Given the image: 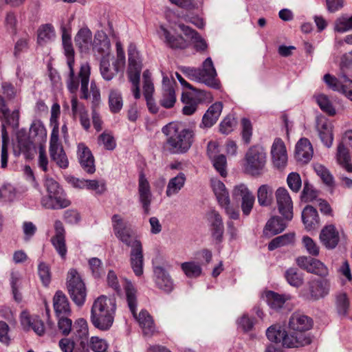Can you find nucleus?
<instances>
[{
  "instance_id": "nucleus-1",
  "label": "nucleus",
  "mask_w": 352,
  "mask_h": 352,
  "mask_svg": "<svg viewBox=\"0 0 352 352\" xmlns=\"http://www.w3.org/2000/svg\"><path fill=\"white\" fill-rule=\"evenodd\" d=\"M62 42L65 54L67 57V65L69 69L67 87L72 94H76L80 82V98L88 99L89 96L88 85L90 76V67L88 63L82 64L78 76H75L74 71V50L72 43L71 35L65 27L62 29Z\"/></svg>"
},
{
  "instance_id": "nucleus-2",
  "label": "nucleus",
  "mask_w": 352,
  "mask_h": 352,
  "mask_svg": "<svg viewBox=\"0 0 352 352\" xmlns=\"http://www.w3.org/2000/svg\"><path fill=\"white\" fill-rule=\"evenodd\" d=\"M114 297L101 295L96 298L91 308L92 324L101 331H108L112 327L116 311Z\"/></svg>"
},
{
  "instance_id": "nucleus-3",
  "label": "nucleus",
  "mask_w": 352,
  "mask_h": 352,
  "mask_svg": "<svg viewBox=\"0 0 352 352\" xmlns=\"http://www.w3.org/2000/svg\"><path fill=\"white\" fill-rule=\"evenodd\" d=\"M124 289L126 293V302L133 317L138 320L143 333L146 336H152L155 332L153 320L148 311L142 310L139 315L136 314L137 309V291L131 281L124 280Z\"/></svg>"
},
{
  "instance_id": "nucleus-4",
  "label": "nucleus",
  "mask_w": 352,
  "mask_h": 352,
  "mask_svg": "<svg viewBox=\"0 0 352 352\" xmlns=\"http://www.w3.org/2000/svg\"><path fill=\"white\" fill-rule=\"evenodd\" d=\"M167 143L172 153H185L190 148L195 135L192 130L181 124H170L167 126Z\"/></svg>"
},
{
  "instance_id": "nucleus-5",
  "label": "nucleus",
  "mask_w": 352,
  "mask_h": 352,
  "mask_svg": "<svg viewBox=\"0 0 352 352\" xmlns=\"http://www.w3.org/2000/svg\"><path fill=\"white\" fill-rule=\"evenodd\" d=\"M181 71L190 80L204 83L217 89L220 87V82L216 78L217 72L210 57L204 61L202 69L184 67L181 69Z\"/></svg>"
},
{
  "instance_id": "nucleus-6",
  "label": "nucleus",
  "mask_w": 352,
  "mask_h": 352,
  "mask_svg": "<svg viewBox=\"0 0 352 352\" xmlns=\"http://www.w3.org/2000/svg\"><path fill=\"white\" fill-rule=\"evenodd\" d=\"M267 162L265 148L259 145L252 146L244 156V171L252 176H260L265 170Z\"/></svg>"
},
{
  "instance_id": "nucleus-7",
  "label": "nucleus",
  "mask_w": 352,
  "mask_h": 352,
  "mask_svg": "<svg viewBox=\"0 0 352 352\" xmlns=\"http://www.w3.org/2000/svg\"><path fill=\"white\" fill-rule=\"evenodd\" d=\"M129 66L127 74L129 81L132 83V92L135 99L140 98V78L142 71V63L139 52L135 45H130L128 50Z\"/></svg>"
},
{
  "instance_id": "nucleus-8",
  "label": "nucleus",
  "mask_w": 352,
  "mask_h": 352,
  "mask_svg": "<svg viewBox=\"0 0 352 352\" xmlns=\"http://www.w3.org/2000/svg\"><path fill=\"white\" fill-rule=\"evenodd\" d=\"M67 289L73 302L79 307L86 300L87 291L81 276L75 269L69 270L67 276Z\"/></svg>"
},
{
  "instance_id": "nucleus-9",
  "label": "nucleus",
  "mask_w": 352,
  "mask_h": 352,
  "mask_svg": "<svg viewBox=\"0 0 352 352\" xmlns=\"http://www.w3.org/2000/svg\"><path fill=\"white\" fill-rule=\"evenodd\" d=\"M112 227L116 236L128 247L133 245V242L139 241L133 234L129 223L119 214H113L111 217Z\"/></svg>"
},
{
  "instance_id": "nucleus-10",
  "label": "nucleus",
  "mask_w": 352,
  "mask_h": 352,
  "mask_svg": "<svg viewBox=\"0 0 352 352\" xmlns=\"http://www.w3.org/2000/svg\"><path fill=\"white\" fill-rule=\"evenodd\" d=\"M50 155L51 160L60 168L65 169L69 166V160L62 144L59 142L58 132L52 131L50 141Z\"/></svg>"
},
{
  "instance_id": "nucleus-11",
  "label": "nucleus",
  "mask_w": 352,
  "mask_h": 352,
  "mask_svg": "<svg viewBox=\"0 0 352 352\" xmlns=\"http://www.w3.org/2000/svg\"><path fill=\"white\" fill-rule=\"evenodd\" d=\"M278 210L285 220L291 221L293 218V202L285 188L280 187L275 192Z\"/></svg>"
},
{
  "instance_id": "nucleus-12",
  "label": "nucleus",
  "mask_w": 352,
  "mask_h": 352,
  "mask_svg": "<svg viewBox=\"0 0 352 352\" xmlns=\"http://www.w3.org/2000/svg\"><path fill=\"white\" fill-rule=\"evenodd\" d=\"M307 298L316 301L328 296L331 289V281L328 278L314 279L307 283Z\"/></svg>"
},
{
  "instance_id": "nucleus-13",
  "label": "nucleus",
  "mask_w": 352,
  "mask_h": 352,
  "mask_svg": "<svg viewBox=\"0 0 352 352\" xmlns=\"http://www.w3.org/2000/svg\"><path fill=\"white\" fill-rule=\"evenodd\" d=\"M130 265L134 274L140 276L144 272L143 248L140 241H135L131 246Z\"/></svg>"
},
{
  "instance_id": "nucleus-14",
  "label": "nucleus",
  "mask_w": 352,
  "mask_h": 352,
  "mask_svg": "<svg viewBox=\"0 0 352 352\" xmlns=\"http://www.w3.org/2000/svg\"><path fill=\"white\" fill-rule=\"evenodd\" d=\"M272 163L276 168L285 166L287 162V150L284 142L279 138L274 140L271 147Z\"/></svg>"
},
{
  "instance_id": "nucleus-15",
  "label": "nucleus",
  "mask_w": 352,
  "mask_h": 352,
  "mask_svg": "<svg viewBox=\"0 0 352 352\" xmlns=\"http://www.w3.org/2000/svg\"><path fill=\"white\" fill-rule=\"evenodd\" d=\"M175 85V82L173 80H170L167 76L163 77L162 96L160 103L164 108H172L176 102Z\"/></svg>"
},
{
  "instance_id": "nucleus-16",
  "label": "nucleus",
  "mask_w": 352,
  "mask_h": 352,
  "mask_svg": "<svg viewBox=\"0 0 352 352\" xmlns=\"http://www.w3.org/2000/svg\"><path fill=\"white\" fill-rule=\"evenodd\" d=\"M55 235L52 238L51 241L61 258H65L67 254V247L65 244V230L63 223L56 220L54 223Z\"/></svg>"
},
{
  "instance_id": "nucleus-17",
  "label": "nucleus",
  "mask_w": 352,
  "mask_h": 352,
  "mask_svg": "<svg viewBox=\"0 0 352 352\" xmlns=\"http://www.w3.org/2000/svg\"><path fill=\"white\" fill-rule=\"evenodd\" d=\"M319 238L322 244L328 250L335 249L340 241L339 232L333 225L324 227Z\"/></svg>"
},
{
  "instance_id": "nucleus-18",
  "label": "nucleus",
  "mask_w": 352,
  "mask_h": 352,
  "mask_svg": "<svg viewBox=\"0 0 352 352\" xmlns=\"http://www.w3.org/2000/svg\"><path fill=\"white\" fill-rule=\"evenodd\" d=\"M289 327L296 333H303L312 327V320L300 312H295L289 318Z\"/></svg>"
},
{
  "instance_id": "nucleus-19",
  "label": "nucleus",
  "mask_w": 352,
  "mask_h": 352,
  "mask_svg": "<svg viewBox=\"0 0 352 352\" xmlns=\"http://www.w3.org/2000/svg\"><path fill=\"white\" fill-rule=\"evenodd\" d=\"M78 157L79 162L85 171L88 173L95 172L94 156L89 148L83 143H80L78 145Z\"/></svg>"
},
{
  "instance_id": "nucleus-20",
  "label": "nucleus",
  "mask_w": 352,
  "mask_h": 352,
  "mask_svg": "<svg viewBox=\"0 0 352 352\" xmlns=\"http://www.w3.org/2000/svg\"><path fill=\"white\" fill-rule=\"evenodd\" d=\"M208 219L210 223V232L212 238L217 243H221L223 240L224 226L223 219L220 214L212 210L208 214Z\"/></svg>"
},
{
  "instance_id": "nucleus-21",
  "label": "nucleus",
  "mask_w": 352,
  "mask_h": 352,
  "mask_svg": "<svg viewBox=\"0 0 352 352\" xmlns=\"http://www.w3.org/2000/svg\"><path fill=\"white\" fill-rule=\"evenodd\" d=\"M314 150L307 138H301L296 145L295 157L298 162L307 163L313 157Z\"/></svg>"
},
{
  "instance_id": "nucleus-22",
  "label": "nucleus",
  "mask_w": 352,
  "mask_h": 352,
  "mask_svg": "<svg viewBox=\"0 0 352 352\" xmlns=\"http://www.w3.org/2000/svg\"><path fill=\"white\" fill-rule=\"evenodd\" d=\"M155 284L157 287L166 293H170L174 288L173 280L168 273L162 267L154 269Z\"/></svg>"
},
{
  "instance_id": "nucleus-23",
  "label": "nucleus",
  "mask_w": 352,
  "mask_h": 352,
  "mask_svg": "<svg viewBox=\"0 0 352 352\" xmlns=\"http://www.w3.org/2000/svg\"><path fill=\"white\" fill-rule=\"evenodd\" d=\"M71 202L65 195H45L41 198V204L46 209L58 210L68 207Z\"/></svg>"
},
{
  "instance_id": "nucleus-24",
  "label": "nucleus",
  "mask_w": 352,
  "mask_h": 352,
  "mask_svg": "<svg viewBox=\"0 0 352 352\" xmlns=\"http://www.w3.org/2000/svg\"><path fill=\"white\" fill-rule=\"evenodd\" d=\"M223 109V104L217 102L212 104L203 116L201 128H210L218 120Z\"/></svg>"
},
{
  "instance_id": "nucleus-25",
  "label": "nucleus",
  "mask_w": 352,
  "mask_h": 352,
  "mask_svg": "<svg viewBox=\"0 0 352 352\" xmlns=\"http://www.w3.org/2000/svg\"><path fill=\"white\" fill-rule=\"evenodd\" d=\"M21 323L23 329L29 331L32 329L37 335L42 336L45 332L43 322L37 316H30L26 312L21 316Z\"/></svg>"
},
{
  "instance_id": "nucleus-26",
  "label": "nucleus",
  "mask_w": 352,
  "mask_h": 352,
  "mask_svg": "<svg viewBox=\"0 0 352 352\" xmlns=\"http://www.w3.org/2000/svg\"><path fill=\"white\" fill-rule=\"evenodd\" d=\"M280 342L284 346L293 348L309 344L311 342V340L304 333L296 332L289 334L285 331Z\"/></svg>"
},
{
  "instance_id": "nucleus-27",
  "label": "nucleus",
  "mask_w": 352,
  "mask_h": 352,
  "mask_svg": "<svg viewBox=\"0 0 352 352\" xmlns=\"http://www.w3.org/2000/svg\"><path fill=\"white\" fill-rule=\"evenodd\" d=\"M34 152L35 146L33 142L26 137L19 138L17 144L13 148L15 156L23 154L26 159L32 158Z\"/></svg>"
},
{
  "instance_id": "nucleus-28",
  "label": "nucleus",
  "mask_w": 352,
  "mask_h": 352,
  "mask_svg": "<svg viewBox=\"0 0 352 352\" xmlns=\"http://www.w3.org/2000/svg\"><path fill=\"white\" fill-rule=\"evenodd\" d=\"M53 306L57 317L67 316L71 309L69 300L61 291H57L53 298Z\"/></svg>"
},
{
  "instance_id": "nucleus-29",
  "label": "nucleus",
  "mask_w": 352,
  "mask_h": 352,
  "mask_svg": "<svg viewBox=\"0 0 352 352\" xmlns=\"http://www.w3.org/2000/svg\"><path fill=\"white\" fill-rule=\"evenodd\" d=\"M76 45L81 52L87 53L92 45V33L88 28L80 29L74 38Z\"/></svg>"
},
{
  "instance_id": "nucleus-30",
  "label": "nucleus",
  "mask_w": 352,
  "mask_h": 352,
  "mask_svg": "<svg viewBox=\"0 0 352 352\" xmlns=\"http://www.w3.org/2000/svg\"><path fill=\"white\" fill-rule=\"evenodd\" d=\"M72 111L74 116H78L82 126L88 130L90 128V121L87 111L82 104H80L76 96L72 98Z\"/></svg>"
},
{
  "instance_id": "nucleus-31",
  "label": "nucleus",
  "mask_w": 352,
  "mask_h": 352,
  "mask_svg": "<svg viewBox=\"0 0 352 352\" xmlns=\"http://www.w3.org/2000/svg\"><path fill=\"white\" fill-rule=\"evenodd\" d=\"M139 193L144 211L145 214H148L150 211L149 206L151 204L150 186L143 175H141L140 177Z\"/></svg>"
},
{
  "instance_id": "nucleus-32",
  "label": "nucleus",
  "mask_w": 352,
  "mask_h": 352,
  "mask_svg": "<svg viewBox=\"0 0 352 352\" xmlns=\"http://www.w3.org/2000/svg\"><path fill=\"white\" fill-rule=\"evenodd\" d=\"M90 93L93 98L92 107V122L94 128L98 131L102 129V122L100 119L99 113L96 111L95 106L98 105L100 100V93L95 82H91L90 86Z\"/></svg>"
},
{
  "instance_id": "nucleus-33",
  "label": "nucleus",
  "mask_w": 352,
  "mask_h": 352,
  "mask_svg": "<svg viewBox=\"0 0 352 352\" xmlns=\"http://www.w3.org/2000/svg\"><path fill=\"white\" fill-rule=\"evenodd\" d=\"M265 296L267 305L274 310L281 309L285 303L291 299L289 294H279L273 291L266 292Z\"/></svg>"
},
{
  "instance_id": "nucleus-34",
  "label": "nucleus",
  "mask_w": 352,
  "mask_h": 352,
  "mask_svg": "<svg viewBox=\"0 0 352 352\" xmlns=\"http://www.w3.org/2000/svg\"><path fill=\"white\" fill-rule=\"evenodd\" d=\"M186 180V177L184 173H179L175 177L171 178L167 184L166 196L170 197L179 193L184 186Z\"/></svg>"
},
{
  "instance_id": "nucleus-35",
  "label": "nucleus",
  "mask_w": 352,
  "mask_h": 352,
  "mask_svg": "<svg viewBox=\"0 0 352 352\" xmlns=\"http://www.w3.org/2000/svg\"><path fill=\"white\" fill-rule=\"evenodd\" d=\"M56 33L54 27L49 23L42 25L37 31V42L44 45L55 39Z\"/></svg>"
},
{
  "instance_id": "nucleus-36",
  "label": "nucleus",
  "mask_w": 352,
  "mask_h": 352,
  "mask_svg": "<svg viewBox=\"0 0 352 352\" xmlns=\"http://www.w3.org/2000/svg\"><path fill=\"white\" fill-rule=\"evenodd\" d=\"M30 136L36 142L43 145L47 139V131L43 122L40 120H34L30 129Z\"/></svg>"
},
{
  "instance_id": "nucleus-37",
  "label": "nucleus",
  "mask_w": 352,
  "mask_h": 352,
  "mask_svg": "<svg viewBox=\"0 0 352 352\" xmlns=\"http://www.w3.org/2000/svg\"><path fill=\"white\" fill-rule=\"evenodd\" d=\"M285 228L286 224L283 220L280 217L274 216L268 220L263 232L265 235L271 236L283 232Z\"/></svg>"
},
{
  "instance_id": "nucleus-38",
  "label": "nucleus",
  "mask_w": 352,
  "mask_h": 352,
  "mask_svg": "<svg viewBox=\"0 0 352 352\" xmlns=\"http://www.w3.org/2000/svg\"><path fill=\"white\" fill-rule=\"evenodd\" d=\"M210 182L219 204H227L230 201V197L224 184L217 179H212Z\"/></svg>"
},
{
  "instance_id": "nucleus-39",
  "label": "nucleus",
  "mask_w": 352,
  "mask_h": 352,
  "mask_svg": "<svg viewBox=\"0 0 352 352\" xmlns=\"http://www.w3.org/2000/svg\"><path fill=\"white\" fill-rule=\"evenodd\" d=\"M93 50L99 54L104 55L109 53L110 43L106 34L102 32L96 33L92 43Z\"/></svg>"
},
{
  "instance_id": "nucleus-40",
  "label": "nucleus",
  "mask_w": 352,
  "mask_h": 352,
  "mask_svg": "<svg viewBox=\"0 0 352 352\" xmlns=\"http://www.w3.org/2000/svg\"><path fill=\"white\" fill-rule=\"evenodd\" d=\"M302 219L307 230L315 228L318 223L317 210L311 206H307L302 210Z\"/></svg>"
},
{
  "instance_id": "nucleus-41",
  "label": "nucleus",
  "mask_w": 352,
  "mask_h": 352,
  "mask_svg": "<svg viewBox=\"0 0 352 352\" xmlns=\"http://www.w3.org/2000/svg\"><path fill=\"white\" fill-rule=\"evenodd\" d=\"M273 188L267 184L261 185L257 190L258 203L261 206L268 207L273 203Z\"/></svg>"
},
{
  "instance_id": "nucleus-42",
  "label": "nucleus",
  "mask_w": 352,
  "mask_h": 352,
  "mask_svg": "<svg viewBox=\"0 0 352 352\" xmlns=\"http://www.w3.org/2000/svg\"><path fill=\"white\" fill-rule=\"evenodd\" d=\"M179 28L186 36L193 40L195 47L197 50L204 51L207 48L206 41L195 30L182 23L179 24Z\"/></svg>"
},
{
  "instance_id": "nucleus-43",
  "label": "nucleus",
  "mask_w": 352,
  "mask_h": 352,
  "mask_svg": "<svg viewBox=\"0 0 352 352\" xmlns=\"http://www.w3.org/2000/svg\"><path fill=\"white\" fill-rule=\"evenodd\" d=\"M336 158L338 164H340L347 172H352V164H351V156L349 148L343 146L342 144H338Z\"/></svg>"
},
{
  "instance_id": "nucleus-44",
  "label": "nucleus",
  "mask_w": 352,
  "mask_h": 352,
  "mask_svg": "<svg viewBox=\"0 0 352 352\" xmlns=\"http://www.w3.org/2000/svg\"><path fill=\"white\" fill-rule=\"evenodd\" d=\"M161 35L164 38L166 43L171 48H185L187 45L185 39L182 36H171L170 32L164 27L160 26Z\"/></svg>"
},
{
  "instance_id": "nucleus-45",
  "label": "nucleus",
  "mask_w": 352,
  "mask_h": 352,
  "mask_svg": "<svg viewBox=\"0 0 352 352\" xmlns=\"http://www.w3.org/2000/svg\"><path fill=\"white\" fill-rule=\"evenodd\" d=\"M109 104L111 112H119L123 106V100L120 91L118 89L112 88L109 90Z\"/></svg>"
},
{
  "instance_id": "nucleus-46",
  "label": "nucleus",
  "mask_w": 352,
  "mask_h": 352,
  "mask_svg": "<svg viewBox=\"0 0 352 352\" xmlns=\"http://www.w3.org/2000/svg\"><path fill=\"white\" fill-rule=\"evenodd\" d=\"M287 282L292 287H299L304 282L302 274L297 268L290 267L285 272Z\"/></svg>"
},
{
  "instance_id": "nucleus-47",
  "label": "nucleus",
  "mask_w": 352,
  "mask_h": 352,
  "mask_svg": "<svg viewBox=\"0 0 352 352\" xmlns=\"http://www.w3.org/2000/svg\"><path fill=\"white\" fill-rule=\"evenodd\" d=\"M181 268L185 275L191 278L199 277L202 272L200 264L195 261L184 262L181 264Z\"/></svg>"
},
{
  "instance_id": "nucleus-48",
  "label": "nucleus",
  "mask_w": 352,
  "mask_h": 352,
  "mask_svg": "<svg viewBox=\"0 0 352 352\" xmlns=\"http://www.w3.org/2000/svg\"><path fill=\"white\" fill-rule=\"evenodd\" d=\"M143 94L146 100L147 105H150L153 102V94L154 92V85L151 80L149 72L145 71L143 73Z\"/></svg>"
},
{
  "instance_id": "nucleus-49",
  "label": "nucleus",
  "mask_w": 352,
  "mask_h": 352,
  "mask_svg": "<svg viewBox=\"0 0 352 352\" xmlns=\"http://www.w3.org/2000/svg\"><path fill=\"white\" fill-rule=\"evenodd\" d=\"M182 101L184 104L182 111L184 115L190 116L193 114L199 104L198 100L190 94H183Z\"/></svg>"
},
{
  "instance_id": "nucleus-50",
  "label": "nucleus",
  "mask_w": 352,
  "mask_h": 352,
  "mask_svg": "<svg viewBox=\"0 0 352 352\" xmlns=\"http://www.w3.org/2000/svg\"><path fill=\"white\" fill-rule=\"evenodd\" d=\"M307 272L316 274L322 277H326L329 274V270L327 266L320 261L312 258L311 263H309Z\"/></svg>"
},
{
  "instance_id": "nucleus-51",
  "label": "nucleus",
  "mask_w": 352,
  "mask_h": 352,
  "mask_svg": "<svg viewBox=\"0 0 352 352\" xmlns=\"http://www.w3.org/2000/svg\"><path fill=\"white\" fill-rule=\"evenodd\" d=\"M316 101L321 110L327 113L329 116H334L336 114V109L326 95L320 94L316 96Z\"/></svg>"
},
{
  "instance_id": "nucleus-52",
  "label": "nucleus",
  "mask_w": 352,
  "mask_h": 352,
  "mask_svg": "<svg viewBox=\"0 0 352 352\" xmlns=\"http://www.w3.org/2000/svg\"><path fill=\"white\" fill-rule=\"evenodd\" d=\"M294 239V235L293 234L277 236L269 243L268 249L269 250L272 251L278 247L283 246L293 242Z\"/></svg>"
},
{
  "instance_id": "nucleus-53",
  "label": "nucleus",
  "mask_w": 352,
  "mask_h": 352,
  "mask_svg": "<svg viewBox=\"0 0 352 352\" xmlns=\"http://www.w3.org/2000/svg\"><path fill=\"white\" fill-rule=\"evenodd\" d=\"M351 30H352V16L350 17L342 16L336 20L334 26L336 32L343 33Z\"/></svg>"
},
{
  "instance_id": "nucleus-54",
  "label": "nucleus",
  "mask_w": 352,
  "mask_h": 352,
  "mask_svg": "<svg viewBox=\"0 0 352 352\" xmlns=\"http://www.w3.org/2000/svg\"><path fill=\"white\" fill-rule=\"evenodd\" d=\"M118 72L119 71H116L114 64H113V68H111L110 63L107 60L102 59L101 60L100 74L105 80L109 81L112 80Z\"/></svg>"
},
{
  "instance_id": "nucleus-55",
  "label": "nucleus",
  "mask_w": 352,
  "mask_h": 352,
  "mask_svg": "<svg viewBox=\"0 0 352 352\" xmlns=\"http://www.w3.org/2000/svg\"><path fill=\"white\" fill-rule=\"evenodd\" d=\"M73 329L75 331L74 333L76 337H78L80 339H82L83 338H87L88 336V325L87 322L84 318L78 319L74 326Z\"/></svg>"
},
{
  "instance_id": "nucleus-56",
  "label": "nucleus",
  "mask_w": 352,
  "mask_h": 352,
  "mask_svg": "<svg viewBox=\"0 0 352 352\" xmlns=\"http://www.w3.org/2000/svg\"><path fill=\"white\" fill-rule=\"evenodd\" d=\"M319 136L323 144L328 148L331 147L333 140V130L331 126L323 124L319 131Z\"/></svg>"
},
{
  "instance_id": "nucleus-57",
  "label": "nucleus",
  "mask_w": 352,
  "mask_h": 352,
  "mask_svg": "<svg viewBox=\"0 0 352 352\" xmlns=\"http://www.w3.org/2000/svg\"><path fill=\"white\" fill-rule=\"evenodd\" d=\"M16 188L10 184L4 185L0 188V201H12L16 197Z\"/></svg>"
},
{
  "instance_id": "nucleus-58",
  "label": "nucleus",
  "mask_w": 352,
  "mask_h": 352,
  "mask_svg": "<svg viewBox=\"0 0 352 352\" xmlns=\"http://www.w3.org/2000/svg\"><path fill=\"white\" fill-rule=\"evenodd\" d=\"M45 186L47 192V195H65L58 183L52 178H46Z\"/></svg>"
},
{
  "instance_id": "nucleus-59",
  "label": "nucleus",
  "mask_w": 352,
  "mask_h": 352,
  "mask_svg": "<svg viewBox=\"0 0 352 352\" xmlns=\"http://www.w3.org/2000/svg\"><path fill=\"white\" fill-rule=\"evenodd\" d=\"M336 307L341 316H346L349 307V301L345 293H340L336 296Z\"/></svg>"
},
{
  "instance_id": "nucleus-60",
  "label": "nucleus",
  "mask_w": 352,
  "mask_h": 352,
  "mask_svg": "<svg viewBox=\"0 0 352 352\" xmlns=\"http://www.w3.org/2000/svg\"><path fill=\"white\" fill-rule=\"evenodd\" d=\"M302 243L308 254L314 256L319 255L320 247L311 237L304 236L302 239Z\"/></svg>"
},
{
  "instance_id": "nucleus-61",
  "label": "nucleus",
  "mask_w": 352,
  "mask_h": 352,
  "mask_svg": "<svg viewBox=\"0 0 352 352\" xmlns=\"http://www.w3.org/2000/svg\"><path fill=\"white\" fill-rule=\"evenodd\" d=\"M232 196L236 199H241V201L254 196L245 184H239L234 187Z\"/></svg>"
},
{
  "instance_id": "nucleus-62",
  "label": "nucleus",
  "mask_w": 352,
  "mask_h": 352,
  "mask_svg": "<svg viewBox=\"0 0 352 352\" xmlns=\"http://www.w3.org/2000/svg\"><path fill=\"white\" fill-rule=\"evenodd\" d=\"M284 333L285 331L281 330L280 327L272 325L267 329L266 336L271 342L279 343L283 340Z\"/></svg>"
},
{
  "instance_id": "nucleus-63",
  "label": "nucleus",
  "mask_w": 352,
  "mask_h": 352,
  "mask_svg": "<svg viewBox=\"0 0 352 352\" xmlns=\"http://www.w3.org/2000/svg\"><path fill=\"white\" fill-rule=\"evenodd\" d=\"M314 170L324 184L328 186H331L333 184V176L331 175L329 170L326 167L321 164H317L314 166Z\"/></svg>"
},
{
  "instance_id": "nucleus-64",
  "label": "nucleus",
  "mask_w": 352,
  "mask_h": 352,
  "mask_svg": "<svg viewBox=\"0 0 352 352\" xmlns=\"http://www.w3.org/2000/svg\"><path fill=\"white\" fill-rule=\"evenodd\" d=\"M212 164L215 169L219 173L222 177L227 175L226 166L227 161L225 155H218L217 157L212 158Z\"/></svg>"
}]
</instances>
